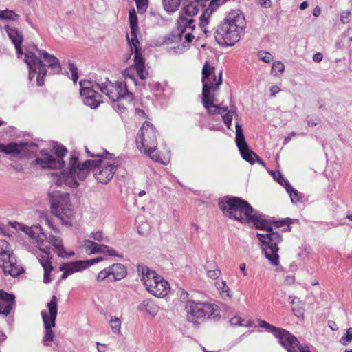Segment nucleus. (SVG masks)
<instances>
[{"instance_id":"obj_1","label":"nucleus","mask_w":352,"mask_h":352,"mask_svg":"<svg viewBox=\"0 0 352 352\" xmlns=\"http://www.w3.org/2000/svg\"><path fill=\"white\" fill-rule=\"evenodd\" d=\"M88 156L96 158L88 160L83 163L78 162V157L72 155L69 159V168L68 170L60 173H53L54 182L60 186L63 184L76 188L78 186V181L84 180L89 171L93 172L95 179L103 184H108L113 178L119 166L118 162L113 158V155L103 151L102 153H90L86 149Z\"/></svg>"},{"instance_id":"obj_2","label":"nucleus","mask_w":352,"mask_h":352,"mask_svg":"<svg viewBox=\"0 0 352 352\" xmlns=\"http://www.w3.org/2000/svg\"><path fill=\"white\" fill-rule=\"evenodd\" d=\"M201 82L202 98L201 102L204 107L206 109L209 114L223 113V122L228 129H231L232 121L234 111H228V108H222L217 104V97L220 93V87L223 82L222 71H220L217 76L214 74V67H212L209 61H206L202 68Z\"/></svg>"},{"instance_id":"obj_3","label":"nucleus","mask_w":352,"mask_h":352,"mask_svg":"<svg viewBox=\"0 0 352 352\" xmlns=\"http://www.w3.org/2000/svg\"><path fill=\"white\" fill-rule=\"evenodd\" d=\"M25 232L35 241L33 243H36L39 250L44 253L43 255L38 256V261L44 270L43 281L45 283H49L52 280L51 272L54 270L52 257L50 256L51 246L54 247L56 253L60 257H67L74 254H67L60 237L53 235L47 237L38 226L27 228Z\"/></svg>"},{"instance_id":"obj_4","label":"nucleus","mask_w":352,"mask_h":352,"mask_svg":"<svg viewBox=\"0 0 352 352\" xmlns=\"http://www.w3.org/2000/svg\"><path fill=\"white\" fill-rule=\"evenodd\" d=\"M249 223H253L257 229L265 230L266 234H257L258 239L263 244V250L265 252V257L274 266L279 265V256L278 254V244L283 241L282 236L277 232L274 231L272 223L267 221L261 215H256L251 213Z\"/></svg>"},{"instance_id":"obj_5","label":"nucleus","mask_w":352,"mask_h":352,"mask_svg":"<svg viewBox=\"0 0 352 352\" xmlns=\"http://www.w3.org/2000/svg\"><path fill=\"white\" fill-rule=\"evenodd\" d=\"M245 19L239 10H232L215 32L217 42L222 46H232L239 41L245 28Z\"/></svg>"},{"instance_id":"obj_6","label":"nucleus","mask_w":352,"mask_h":352,"mask_svg":"<svg viewBox=\"0 0 352 352\" xmlns=\"http://www.w3.org/2000/svg\"><path fill=\"white\" fill-rule=\"evenodd\" d=\"M219 207L223 214L241 223H249L253 208L245 200L238 197H225L219 201Z\"/></svg>"},{"instance_id":"obj_7","label":"nucleus","mask_w":352,"mask_h":352,"mask_svg":"<svg viewBox=\"0 0 352 352\" xmlns=\"http://www.w3.org/2000/svg\"><path fill=\"white\" fill-rule=\"evenodd\" d=\"M51 212L58 217L63 224L72 226L74 212L69 199V194L59 191L50 194Z\"/></svg>"},{"instance_id":"obj_8","label":"nucleus","mask_w":352,"mask_h":352,"mask_svg":"<svg viewBox=\"0 0 352 352\" xmlns=\"http://www.w3.org/2000/svg\"><path fill=\"white\" fill-rule=\"evenodd\" d=\"M158 132L151 122L145 121L136 138L137 147L143 151L153 160H156L155 154L157 147Z\"/></svg>"},{"instance_id":"obj_9","label":"nucleus","mask_w":352,"mask_h":352,"mask_svg":"<svg viewBox=\"0 0 352 352\" xmlns=\"http://www.w3.org/2000/svg\"><path fill=\"white\" fill-rule=\"evenodd\" d=\"M129 24L131 39L127 36L130 43L131 51L135 52V65L141 79H146L148 73L145 70V59L142 56L141 49L139 48V41L137 37V31L138 29V16L134 9L129 11Z\"/></svg>"},{"instance_id":"obj_10","label":"nucleus","mask_w":352,"mask_h":352,"mask_svg":"<svg viewBox=\"0 0 352 352\" xmlns=\"http://www.w3.org/2000/svg\"><path fill=\"white\" fill-rule=\"evenodd\" d=\"M0 268L4 274L13 277L24 272L23 267L17 263L10 245L3 239H0Z\"/></svg>"},{"instance_id":"obj_11","label":"nucleus","mask_w":352,"mask_h":352,"mask_svg":"<svg viewBox=\"0 0 352 352\" xmlns=\"http://www.w3.org/2000/svg\"><path fill=\"white\" fill-rule=\"evenodd\" d=\"M186 309L188 320L195 324L198 323L199 320L219 314L218 307L208 302L188 301Z\"/></svg>"},{"instance_id":"obj_12","label":"nucleus","mask_w":352,"mask_h":352,"mask_svg":"<svg viewBox=\"0 0 352 352\" xmlns=\"http://www.w3.org/2000/svg\"><path fill=\"white\" fill-rule=\"evenodd\" d=\"M47 308L50 314L49 316L45 311L41 312L45 328V333L43 338V342L45 346H50V342H52L54 338V333L52 329L55 327L58 311V299L56 296L52 297L50 302L47 304Z\"/></svg>"},{"instance_id":"obj_13","label":"nucleus","mask_w":352,"mask_h":352,"mask_svg":"<svg viewBox=\"0 0 352 352\" xmlns=\"http://www.w3.org/2000/svg\"><path fill=\"white\" fill-rule=\"evenodd\" d=\"M25 60L29 67L30 79L36 75L37 85L42 86L44 84L47 70L40 57L34 52L28 51L25 53Z\"/></svg>"},{"instance_id":"obj_14","label":"nucleus","mask_w":352,"mask_h":352,"mask_svg":"<svg viewBox=\"0 0 352 352\" xmlns=\"http://www.w3.org/2000/svg\"><path fill=\"white\" fill-rule=\"evenodd\" d=\"M113 92L116 95L112 97V102H118V109L122 111L131 105L134 97L133 94L128 90L126 82L124 81L113 82Z\"/></svg>"},{"instance_id":"obj_15","label":"nucleus","mask_w":352,"mask_h":352,"mask_svg":"<svg viewBox=\"0 0 352 352\" xmlns=\"http://www.w3.org/2000/svg\"><path fill=\"white\" fill-rule=\"evenodd\" d=\"M236 138L235 142L236 146L240 151L241 157L250 164H253L255 163V157H257V155L249 148L245 136L242 126L239 123H236Z\"/></svg>"},{"instance_id":"obj_16","label":"nucleus","mask_w":352,"mask_h":352,"mask_svg":"<svg viewBox=\"0 0 352 352\" xmlns=\"http://www.w3.org/2000/svg\"><path fill=\"white\" fill-rule=\"evenodd\" d=\"M274 336L287 352H298L299 347L302 346L294 336L284 329L279 328Z\"/></svg>"},{"instance_id":"obj_17","label":"nucleus","mask_w":352,"mask_h":352,"mask_svg":"<svg viewBox=\"0 0 352 352\" xmlns=\"http://www.w3.org/2000/svg\"><path fill=\"white\" fill-rule=\"evenodd\" d=\"M80 94L85 104L91 109H96L103 102L101 95L96 90L89 87H84L82 82H80Z\"/></svg>"},{"instance_id":"obj_18","label":"nucleus","mask_w":352,"mask_h":352,"mask_svg":"<svg viewBox=\"0 0 352 352\" xmlns=\"http://www.w3.org/2000/svg\"><path fill=\"white\" fill-rule=\"evenodd\" d=\"M0 152L16 157H23L28 153V144L23 142H11L8 144L0 143Z\"/></svg>"},{"instance_id":"obj_19","label":"nucleus","mask_w":352,"mask_h":352,"mask_svg":"<svg viewBox=\"0 0 352 352\" xmlns=\"http://www.w3.org/2000/svg\"><path fill=\"white\" fill-rule=\"evenodd\" d=\"M138 272L139 276H140L142 282L148 292L149 287L148 285H152V286L155 287V285L157 286V284L160 282L159 279L161 276H159L156 272L149 269L146 265H138Z\"/></svg>"},{"instance_id":"obj_20","label":"nucleus","mask_w":352,"mask_h":352,"mask_svg":"<svg viewBox=\"0 0 352 352\" xmlns=\"http://www.w3.org/2000/svg\"><path fill=\"white\" fill-rule=\"evenodd\" d=\"M41 153L44 156L43 158H36L32 162V165L39 166L42 168H51V169H61L64 165L65 162L62 159L56 160V157L44 153L43 151Z\"/></svg>"},{"instance_id":"obj_21","label":"nucleus","mask_w":352,"mask_h":352,"mask_svg":"<svg viewBox=\"0 0 352 352\" xmlns=\"http://www.w3.org/2000/svg\"><path fill=\"white\" fill-rule=\"evenodd\" d=\"M84 248L86 252L89 254L107 253L111 256H118L116 250L109 246L98 244L90 240L84 241Z\"/></svg>"},{"instance_id":"obj_22","label":"nucleus","mask_w":352,"mask_h":352,"mask_svg":"<svg viewBox=\"0 0 352 352\" xmlns=\"http://www.w3.org/2000/svg\"><path fill=\"white\" fill-rule=\"evenodd\" d=\"M5 30L6 31L10 39L12 41L15 46L17 54L22 55V43L23 41V36L21 32L16 28H12L8 25H5Z\"/></svg>"},{"instance_id":"obj_23","label":"nucleus","mask_w":352,"mask_h":352,"mask_svg":"<svg viewBox=\"0 0 352 352\" xmlns=\"http://www.w3.org/2000/svg\"><path fill=\"white\" fill-rule=\"evenodd\" d=\"M14 303L15 297L13 294L0 290V314L8 316Z\"/></svg>"},{"instance_id":"obj_24","label":"nucleus","mask_w":352,"mask_h":352,"mask_svg":"<svg viewBox=\"0 0 352 352\" xmlns=\"http://www.w3.org/2000/svg\"><path fill=\"white\" fill-rule=\"evenodd\" d=\"M159 280L157 286L153 287L152 285H148V292L157 297L163 298L169 293L170 287L169 283L162 276Z\"/></svg>"},{"instance_id":"obj_25","label":"nucleus","mask_w":352,"mask_h":352,"mask_svg":"<svg viewBox=\"0 0 352 352\" xmlns=\"http://www.w3.org/2000/svg\"><path fill=\"white\" fill-rule=\"evenodd\" d=\"M84 269H86V264L83 261L63 263L60 267V270L63 271V273L61 275V279H65L69 275L72 274L74 272L81 271Z\"/></svg>"},{"instance_id":"obj_26","label":"nucleus","mask_w":352,"mask_h":352,"mask_svg":"<svg viewBox=\"0 0 352 352\" xmlns=\"http://www.w3.org/2000/svg\"><path fill=\"white\" fill-rule=\"evenodd\" d=\"M35 50L38 52L39 56H42L45 61L47 62L49 67L52 70L56 73L59 74L61 72V65L59 60L54 55L49 54L45 51L38 50L37 47H35Z\"/></svg>"},{"instance_id":"obj_27","label":"nucleus","mask_w":352,"mask_h":352,"mask_svg":"<svg viewBox=\"0 0 352 352\" xmlns=\"http://www.w3.org/2000/svg\"><path fill=\"white\" fill-rule=\"evenodd\" d=\"M96 83L98 88L111 100L112 97H114L116 95L115 92H113V82L109 80V78H105L98 80L96 81Z\"/></svg>"},{"instance_id":"obj_28","label":"nucleus","mask_w":352,"mask_h":352,"mask_svg":"<svg viewBox=\"0 0 352 352\" xmlns=\"http://www.w3.org/2000/svg\"><path fill=\"white\" fill-rule=\"evenodd\" d=\"M111 280H120L124 278L127 272L125 266L121 263H115L109 267Z\"/></svg>"},{"instance_id":"obj_29","label":"nucleus","mask_w":352,"mask_h":352,"mask_svg":"<svg viewBox=\"0 0 352 352\" xmlns=\"http://www.w3.org/2000/svg\"><path fill=\"white\" fill-rule=\"evenodd\" d=\"M178 31L182 35L186 31H193L195 28V21L192 18L179 16L177 21Z\"/></svg>"},{"instance_id":"obj_30","label":"nucleus","mask_w":352,"mask_h":352,"mask_svg":"<svg viewBox=\"0 0 352 352\" xmlns=\"http://www.w3.org/2000/svg\"><path fill=\"white\" fill-rule=\"evenodd\" d=\"M140 309L146 311L152 316H155L158 311L157 306L149 299L144 300L140 305Z\"/></svg>"},{"instance_id":"obj_31","label":"nucleus","mask_w":352,"mask_h":352,"mask_svg":"<svg viewBox=\"0 0 352 352\" xmlns=\"http://www.w3.org/2000/svg\"><path fill=\"white\" fill-rule=\"evenodd\" d=\"M197 12L198 8L197 5L194 3H190L184 6L182 8L179 16H186L187 18H192L195 15L197 14Z\"/></svg>"},{"instance_id":"obj_32","label":"nucleus","mask_w":352,"mask_h":352,"mask_svg":"<svg viewBox=\"0 0 352 352\" xmlns=\"http://www.w3.org/2000/svg\"><path fill=\"white\" fill-rule=\"evenodd\" d=\"M214 10H212L210 9V6H209L208 8L204 10V12L202 13V14L199 17V20H200L199 25H200L201 28L204 30V32H205L206 34H207V30L205 28V27L208 24L209 17L211 15V14L212 13V12H214Z\"/></svg>"},{"instance_id":"obj_33","label":"nucleus","mask_w":352,"mask_h":352,"mask_svg":"<svg viewBox=\"0 0 352 352\" xmlns=\"http://www.w3.org/2000/svg\"><path fill=\"white\" fill-rule=\"evenodd\" d=\"M272 223V226L274 228V230L276 228H279L281 227L286 226L285 228L283 229L284 232H289L292 229L290 224L292 223V220L289 218L283 219L281 220L275 221Z\"/></svg>"},{"instance_id":"obj_34","label":"nucleus","mask_w":352,"mask_h":352,"mask_svg":"<svg viewBox=\"0 0 352 352\" xmlns=\"http://www.w3.org/2000/svg\"><path fill=\"white\" fill-rule=\"evenodd\" d=\"M182 0H163V6L166 11L173 12L176 11Z\"/></svg>"},{"instance_id":"obj_35","label":"nucleus","mask_w":352,"mask_h":352,"mask_svg":"<svg viewBox=\"0 0 352 352\" xmlns=\"http://www.w3.org/2000/svg\"><path fill=\"white\" fill-rule=\"evenodd\" d=\"M216 284L217 289L223 298H232L231 291L225 280L219 281Z\"/></svg>"},{"instance_id":"obj_36","label":"nucleus","mask_w":352,"mask_h":352,"mask_svg":"<svg viewBox=\"0 0 352 352\" xmlns=\"http://www.w3.org/2000/svg\"><path fill=\"white\" fill-rule=\"evenodd\" d=\"M19 18V15L13 10H0V19L16 21Z\"/></svg>"},{"instance_id":"obj_37","label":"nucleus","mask_w":352,"mask_h":352,"mask_svg":"<svg viewBox=\"0 0 352 352\" xmlns=\"http://www.w3.org/2000/svg\"><path fill=\"white\" fill-rule=\"evenodd\" d=\"M135 69L136 70V72H138L137 69H136V67L135 65V64L133 65V67H127L126 69H125L124 71H122V76L123 77L126 79V78H129L131 79L134 83H135ZM138 76L140 78L138 72H137Z\"/></svg>"},{"instance_id":"obj_38","label":"nucleus","mask_w":352,"mask_h":352,"mask_svg":"<svg viewBox=\"0 0 352 352\" xmlns=\"http://www.w3.org/2000/svg\"><path fill=\"white\" fill-rule=\"evenodd\" d=\"M109 323L111 330L114 333L118 334L120 333L121 320L119 318H111Z\"/></svg>"},{"instance_id":"obj_39","label":"nucleus","mask_w":352,"mask_h":352,"mask_svg":"<svg viewBox=\"0 0 352 352\" xmlns=\"http://www.w3.org/2000/svg\"><path fill=\"white\" fill-rule=\"evenodd\" d=\"M274 179L276 180L280 185L284 186L285 188L289 186V183L286 180L280 172H270Z\"/></svg>"},{"instance_id":"obj_40","label":"nucleus","mask_w":352,"mask_h":352,"mask_svg":"<svg viewBox=\"0 0 352 352\" xmlns=\"http://www.w3.org/2000/svg\"><path fill=\"white\" fill-rule=\"evenodd\" d=\"M258 325L261 328H265L267 331L272 333V334L275 335V333L278 330L279 327L273 326L266 322L265 320H260L258 322Z\"/></svg>"},{"instance_id":"obj_41","label":"nucleus","mask_w":352,"mask_h":352,"mask_svg":"<svg viewBox=\"0 0 352 352\" xmlns=\"http://www.w3.org/2000/svg\"><path fill=\"white\" fill-rule=\"evenodd\" d=\"M286 190L290 195L291 200L292 202H297L300 200V196L298 192L294 189L290 184L287 186Z\"/></svg>"},{"instance_id":"obj_42","label":"nucleus","mask_w":352,"mask_h":352,"mask_svg":"<svg viewBox=\"0 0 352 352\" xmlns=\"http://www.w3.org/2000/svg\"><path fill=\"white\" fill-rule=\"evenodd\" d=\"M284 69V64L280 61H276L272 64V70L276 75L282 74Z\"/></svg>"},{"instance_id":"obj_43","label":"nucleus","mask_w":352,"mask_h":352,"mask_svg":"<svg viewBox=\"0 0 352 352\" xmlns=\"http://www.w3.org/2000/svg\"><path fill=\"white\" fill-rule=\"evenodd\" d=\"M107 278H111L110 275V270L109 267L101 270L97 275L96 279L100 282L104 280Z\"/></svg>"},{"instance_id":"obj_44","label":"nucleus","mask_w":352,"mask_h":352,"mask_svg":"<svg viewBox=\"0 0 352 352\" xmlns=\"http://www.w3.org/2000/svg\"><path fill=\"white\" fill-rule=\"evenodd\" d=\"M69 69L72 74V79L74 82H76L78 79V68L76 65L72 63H69Z\"/></svg>"},{"instance_id":"obj_45","label":"nucleus","mask_w":352,"mask_h":352,"mask_svg":"<svg viewBox=\"0 0 352 352\" xmlns=\"http://www.w3.org/2000/svg\"><path fill=\"white\" fill-rule=\"evenodd\" d=\"M352 340V327L347 329L345 336H342L340 341L342 344L346 345Z\"/></svg>"},{"instance_id":"obj_46","label":"nucleus","mask_w":352,"mask_h":352,"mask_svg":"<svg viewBox=\"0 0 352 352\" xmlns=\"http://www.w3.org/2000/svg\"><path fill=\"white\" fill-rule=\"evenodd\" d=\"M259 59L262 60L265 63H270L273 60L272 55L267 52H258Z\"/></svg>"},{"instance_id":"obj_47","label":"nucleus","mask_w":352,"mask_h":352,"mask_svg":"<svg viewBox=\"0 0 352 352\" xmlns=\"http://www.w3.org/2000/svg\"><path fill=\"white\" fill-rule=\"evenodd\" d=\"M137 8L140 12H144L148 6V0H135Z\"/></svg>"},{"instance_id":"obj_48","label":"nucleus","mask_w":352,"mask_h":352,"mask_svg":"<svg viewBox=\"0 0 352 352\" xmlns=\"http://www.w3.org/2000/svg\"><path fill=\"white\" fill-rule=\"evenodd\" d=\"M67 151V149L63 146H58L57 148H56L55 154L57 156L56 160H63V157L66 155Z\"/></svg>"},{"instance_id":"obj_49","label":"nucleus","mask_w":352,"mask_h":352,"mask_svg":"<svg viewBox=\"0 0 352 352\" xmlns=\"http://www.w3.org/2000/svg\"><path fill=\"white\" fill-rule=\"evenodd\" d=\"M192 32L193 31H186V32L184 33L182 35V33L179 32V36L181 38L184 37L185 42L190 43L195 38L194 35L192 34Z\"/></svg>"},{"instance_id":"obj_50","label":"nucleus","mask_w":352,"mask_h":352,"mask_svg":"<svg viewBox=\"0 0 352 352\" xmlns=\"http://www.w3.org/2000/svg\"><path fill=\"white\" fill-rule=\"evenodd\" d=\"M351 12L349 10L343 11L340 14V21L342 23L346 24L349 22Z\"/></svg>"},{"instance_id":"obj_51","label":"nucleus","mask_w":352,"mask_h":352,"mask_svg":"<svg viewBox=\"0 0 352 352\" xmlns=\"http://www.w3.org/2000/svg\"><path fill=\"white\" fill-rule=\"evenodd\" d=\"M207 274L210 278L217 279L220 276L221 271L217 268L214 270H208Z\"/></svg>"},{"instance_id":"obj_52","label":"nucleus","mask_w":352,"mask_h":352,"mask_svg":"<svg viewBox=\"0 0 352 352\" xmlns=\"http://www.w3.org/2000/svg\"><path fill=\"white\" fill-rule=\"evenodd\" d=\"M103 258L102 257H98V258H94V259H90V260H87V261H83L84 263H85L86 264V268H87L88 267L96 263H98L101 261H102Z\"/></svg>"},{"instance_id":"obj_53","label":"nucleus","mask_w":352,"mask_h":352,"mask_svg":"<svg viewBox=\"0 0 352 352\" xmlns=\"http://www.w3.org/2000/svg\"><path fill=\"white\" fill-rule=\"evenodd\" d=\"M95 241H101L103 239V234L102 232H93L91 235Z\"/></svg>"},{"instance_id":"obj_54","label":"nucleus","mask_w":352,"mask_h":352,"mask_svg":"<svg viewBox=\"0 0 352 352\" xmlns=\"http://www.w3.org/2000/svg\"><path fill=\"white\" fill-rule=\"evenodd\" d=\"M280 91V89L277 85H273L270 89V96L272 97L275 96Z\"/></svg>"},{"instance_id":"obj_55","label":"nucleus","mask_w":352,"mask_h":352,"mask_svg":"<svg viewBox=\"0 0 352 352\" xmlns=\"http://www.w3.org/2000/svg\"><path fill=\"white\" fill-rule=\"evenodd\" d=\"M243 320L241 317L235 316L230 319L232 325H242Z\"/></svg>"},{"instance_id":"obj_56","label":"nucleus","mask_w":352,"mask_h":352,"mask_svg":"<svg viewBox=\"0 0 352 352\" xmlns=\"http://www.w3.org/2000/svg\"><path fill=\"white\" fill-rule=\"evenodd\" d=\"M45 224L49 226L52 230H54L55 232L58 233L59 232L58 229L53 224L52 221L49 219L48 218L45 219Z\"/></svg>"},{"instance_id":"obj_57","label":"nucleus","mask_w":352,"mask_h":352,"mask_svg":"<svg viewBox=\"0 0 352 352\" xmlns=\"http://www.w3.org/2000/svg\"><path fill=\"white\" fill-rule=\"evenodd\" d=\"M322 58H323V55L322 53L320 52H317L316 53L314 56H313V60L315 61V62H320L322 60Z\"/></svg>"},{"instance_id":"obj_58","label":"nucleus","mask_w":352,"mask_h":352,"mask_svg":"<svg viewBox=\"0 0 352 352\" xmlns=\"http://www.w3.org/2000/svg\"><path fill=\"white\" fill-rule=\"evenodd\" d=\"M293 311H294V314L298 316V317H300L301 316L303 315V309H301V308H295L294 307L293 308Z\"/></svg>"},{"instance_id":"obj_59","label":"nucleus","mask_w":352,"mask_h":352,"mask_svg":"<svg viewBox=\"0 0 352 352\" xmlns=\"http://www.w3.org/2000/svg\"><path fill=\"white\" fill-rule=\"evenodd\" d=\"M258 4L264 8L270 7V0H258Z\"/></svg>"},{"instance_id":"obj_60","label":"nucleus","mask_w":352,"mask_h":352,"mask_svg":"<svg viewBox=\"0 0 352 352\" xmlns=\"http://www.w3.org/2000/svg\"><path fill=\"white\" fill-rule=\"evenodd\" d=\"M135 112H136V114L138 116H139L140 117H142L144 118H146L147 117L146 114L145 113V112L143 110H141L140 109H136Z\"/></svg>"},{"instance_id":"obj_61","label":"nucleus","mask_w":352,"mask_h":352,"mask_svg":"<svg viewBox=\"0 0 352 352\" xmlns=\"http://www.w3.org/2000/svg\"><path fill=\"white\" fill-rule=\"evenodd\" d=\"M320 12H321L320 8L319 6H316V7H315V8L314 9L313 14H314L315 16H318L320 14Z\"/></svg>"},{"instance_id":"obj_62","label":"nucleus","mask_w":352,"mask_h":352,"mask_svg":"<svg viewBox=\"0 0 352 352\" xmlns=\"http://www.w3.org/2000/svg\"><path fill=\"white\" fill-rule=\"evenodd\" d=\"M240 270L241 271L243 272V275L245 276H247V272H246V265L245 263H241L240 265Z\"/></svg>"},{"instance_id":"obj_63","label":"nucleus","mask_w":352,"mask_h":352,"mask_svg":"<svg viewBox=\"0 0 352 352\" xmlns=\"http://www.w3.org/2000/svg\"><path fill=\"white\" fill-rule=\"evenodd\" d=\"M256 161L261 166H265V163L258 155H257V157H255V162Z\"/></svg>"},{"instance_id":"obj_64","label":"nucleus","mask_w":352,"mask_h":352,"mask_svg":"<svg viewBox=\"0 0 352 352\" xmlns=\"http://www.w3.org/2000/svg\"><path fill=\"white\" fill-rule=\"evenodd\" d=\"M307 125L311 127H314L318 125V122L313 120H308Z\"/></svg>"}]
</instances>
